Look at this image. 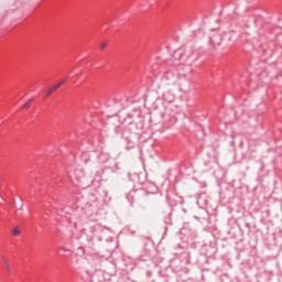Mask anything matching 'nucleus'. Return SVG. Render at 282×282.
<instances>
[{
    "mask_svg": "<svg viewBox=\"0 0 282 282\" xmlns=\"http://www.w3.org/2000/svg\"><path fill=\"white\" fill-rule=\"evenodd\" d=\"M13 235L17 237V236H19V235H21V230H19V228H14L13 229Z\"/></svg>",
    "mask_w": 282,
    "mask_h": 282,
    "instance_id": "obj_4",
    "label": "nucleus"
},
{
    "mask_svg": "<svg viewBox=\"0 0 282 282\" xmlns=\"http://www.w3.org/2000/svg\"><path fill=\"white\" fill-rule=\"evenodd\" d=\"M23 107H30V100L26 101V102L23 105Z\"/></svg>",
    "mask_w": 282,
    "mask_h": 282,
    "instance_id": "obj_6",
    "label": "nucleus"
},
{
    "mask_svg": "<svg viewBox=\"0 0 282 282\" xmlns=\"http://www.w3.org/2000/svg\"><path fill=\"white\" fill-rule=\"evenodd\" d=\"M83 177H85V173H83L80 170H75L70 175V178L76 180V182H82Z\"/></svg>",
    "mask_w": 282,
    "mask_h": 282,
    "instance_id": "obj_2",
    "label": "nucleus"
},
{
    "mask_svg": "<svg viewBox=\"0 0 282 282\" xmlns=\"http://www.w3.org/2000/svg\"><path fill=\"white\" fill-rule=\"evenodd\" d=\"M105 47H107V42L100 44V50H105Z\"/></svg>",
    "mask_w": 282,
    "mask_h": 282,
    "instance_id": "obj_5",
    "label": "nucleus"
},
{
    "mask_svg": "<svg viewBox=\"0 0 282 282\" xmlns=\"http://www.w3.org/2000/svg\"><path fill=\"white\" fill-rule=\"evenodd\" d=\"M2 261L4 263V268L10 272V263H8V260L6 258H2Z\"/></svg>",
    "mask_w": 282,
    "mask_h": 282,
    "instance_id": "obj_3",
    "label": "nucleus"
},
{
    "mask_svg": "<svg viewBox=\"0 0 282 282\" xmlns=\"http://www.w3.org/2000/svg\"><path fill=\"white\" fill-rule=\"evenodd\" d=\"M65 80L66 79H63L58 84H56L53 87H51L47 90H45L44 98H50V96H52V94H54V91H56V89H58L62 85H65Z\"/></svg>",
    "mask_w": 282,
    "mask_h": 282,
    "instance_id": "obj_1",
    "label": "nucleus"
}]
</instances>
